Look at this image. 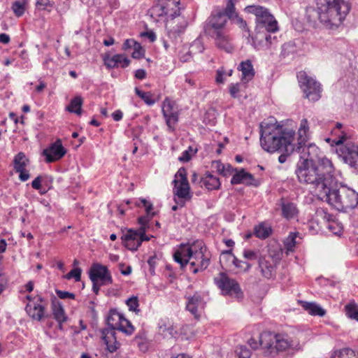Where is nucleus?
I'll return each mask as SVG.
<instances>
[{"label": "nucleus", "instance_id": "nucleus-27", "mask_svg": "<svg viewBox=\"0 0 358 358\" xmlns=\"http://www.w3.org/2000/svg\"><path fill=\"white\" fill-rule=\"evenodd\" d=\"M102 338L106 345V348L110 352H115L119 348V343L116 340L115 332L113 330L103 331Z\"/></svg>", "mask_w": 358, "mask_h": 358}, {"label": "nucleus", "instance_id": "nucleus-16", "mask_svg": "<svg viewBox=\"0 0 358 358\" xmlns=\"http://www.w3.org/2000/svg\"><path fill=\"white\" fill-rule=\"evenodd\" d=\"M66 153L62 141L58 138L47 148L43 150V155L45 157L47 163H52L61 159Z\"/></svg>", "mask_w": 358, "mask_h": 358}, {"label": "nucleus", "instance_id": "nucleus-38", "mask_svg": "<svg viewBox=\"0 0 358 358\" xmlns=\"http://www.w3.org/2000/svg\"><path fill=\"white\" fill-rule=\"evenodd\" d=\"M136 94L140 97L147 105L152 106L155 103L153 94L150 92H145L138 87L135 88Z\"/></svg>", "mask_w": 358, "mask_h": 358}, {"label": "nucleus", "instance_id": "nucleus-48", "mask_svg": "<svg viewBox=\"0 0 358 358\" xmlns=\"http://www.w3.org/2000/svg\"><path fill=\"white\" fill-rule=\"evenodd\" d=\"M120 57L119 55H113L110 57H106L103 59L104 64L108 69L117 68V59Z\"/></svg>", "mask_w": 358, "mask_h": 358}, {"label": "nucleus", "instance_id": "nucleus-52", "mask_svg": "<svg viewBox=\"0 0 358 358\" xmlns=\"http://www.w3.org/2000/svg\"><path fill=\"white\" fill-rule=\"evenodd\" d=\"M8 284V280L6 273L0 270V295L6 289Z\"/></svg>", "mask_w": 358, "mask_h": 358}, {"label": "nucleus", "instance_id": "nucleus-44", "mask_svg": "<svg viewBox=\"0 0 358 358\" xmlns=\"http://www.w3.org/2000/svg\"><path fill=\"white\" fill-rule=\"evenodd\" d=\"M81 268L76 267L71 270L67 274L64 275V278L67 280L73 278L76 282L80 281L81 279Z\"/></svg>", "mask_w": 358, "mask_h": 358}, {"label": "nucleus", "instance_id": "nucleus-20", "mask_svg": "<svg viewBox=\"0 0 358 358\" xmlns=\"http://www.w3.org/2000/svg\"><path fill=\"white\" fill-rule=\"evenodd\" d=\"M138 237V229H127L121 237L122 245L129 250L136 251L140 247Z\"/></svg>", "mask_w": 358, "mask_h": 358}, {"label": "nucleus", "instance_id": "nucleus-21", "mask_svg": "<svg viewBox=\"0 0 358 358\" xmlns=\"http://www.w3.org/2000/svg\"><path fill=\"white\" fill-rule=\"evenodd\" d=\"M160 334L166 338L176 337L178 334V329L173 321L168 317L162 318L159 322Z\"/></svg>", "mask_w": 358, "mask_h": 358}, {"label": "nucleus", "instance_id": "nucleus-17", "mask_svg": "<svg viewBox=\"0 0 358 358\" xmlns=\"http://www.w3.org/2000/svg\"><path fill=\"white\" fill-rule=\"evenodd\" d=\"M259 268L262 275L266 279L275 277L277 262L271 256H263L259 258Z\"/></svg>", "mask_w": 358, "mask_h": 358}, {"label": "nucleus", "instance_id": "nucleus-56", "mask_svg": "<svg viewBox=\"0 0 358 358\" xmlns=\"http://www.w3.org/2000/svg\"><path fill=\"white\" fill-rule=\"evenodd\" d=\"M243 255L248 260H255L258 257L257 252L252 250H244Z\"/></svg>", "mask_w": 358, "mask_h": 358}, {"label": "nucleus", "instance_id": "nucleus-11", "mask_svg": "<svg viewBox=\"0 0 358 358\" xmlns=\"http://www.w3.org/2000/svg\"><path fill=\"white\" fill-rule=\"evenodd\" d=\"M106 320L108 325L110 327V330L114 331L118 330L127 336L131 335L135 331L131 322L115 309L109 311Z\"/></svg>", "mask_w": 358, "mask_h": 358}, {"label": "nucleus", "instance_id": "nucleus-35", "mask_svg": "<svg viewBox=\"0 0 358 358\" xmlns=\"http://www.w3.org/2000/svg\"><path fill=\"white\" fill-rule=\"evenodd\" d=\"M212 168L215 169L219 174L223 176H230L233 173V168L231 165H224L220 160L212 162Z\"/></svg>", "mask_w": 358, "mask_h": 358}, {"label": "nucleus", "instance_id": "nucleus-4", "mask_svg": "<svg viewBox=\"0 0 358 358\" xmlns=\"http://www.w3.org/2000/svg\"><path fill=\"white\" fill-rule=\"evenodd\" d=\"M260 143L268 152H275L282 149L293 152L292 142L295 132L280 125L274 117H270L260 124Z\"/></svg>", "mask_w": 358, "mask_h": 358}, {"label": "nucleus", "instance_id": "nucleus-42", "mask_svg": "<svg viewBox=\"0 0 358 358\" xmlns=\"http://www.w3.org/2000/svg\"><path fill=\"white\" fill-rule=\"evenodd\" d=\"M308 122L306 119H303L300 123V127L299 129V135L301 142H303L307 137V134L308 131Z\"/></svg>", "mask_w": 358, "mask_h": 358}, {"label": "nucleus", "instance_id": "nucleus-2", "mask_svg": "<svg viewBox=\"0 0 358 358\" xmlns=\"http://www.w3.org/2000/svg\"><path fill=\"white\" fill-rule=\"evenodd\" d=\"M316 5L317 8L309 6L306 10L307 22L313 27L318 23L329 29L338 27L350 10L345 0H316Z\"/></svg>", "mask_w": 358, "mask_h": 358}, {"label": "nucleus", "instance_id": "nucleus-6", "mask_svg": "<svg viewBox=\"0 0 358 358\" xmlns=\"http://www.w3.org/2000/svg\"><path fill=\"white\" fill-rule=\"evenodd\" d=\"M228 17L222 10H213L203 25L204 32L213 41L217 48L227 53L234 50L233 39L227 27Z\"/></svg>", "mask_w": 358, "mask_h": 358}, {"label": "nucleus", "instance_id": "nucleus-29", "mask_svg": "<svg viewBox=\"0 0 358 358\" xmlns=\"http://www.w3.org/2000/svg\"><path fill=\"white\" fill-rule=\"evenodd\" d=\"M301 306L310 315L313 316L323 317L326 314V310L316 303L302 301Z\"/></svg>", "mask_w": 358, "mask_h": 358}, {"label": "nucleus", "instance_id": "nucleus-60", "mask_svg": "<svg viewBox=\"0 0 358 358\" xmlns=\"http://www.w3.org/2000/svg\"><path fill=\"white\" fill-rule=\"evenodd\" d=\"M279 152H282V153L278 157V162L280 164H283L286 162L287 158L289 155H290L292 152H287L286 150L282 149V150H278Z\"/></svg>", "mask_w": 358, "mask_h": 358}, {"label": "nucleus", "instance_id": "nucleus-46", "mask_svg": "<svg viewBox=\"0 0 358 358\" xmlns=\"http://www.w3.org/2000/svg\"><path fill=\"white\" fill-rule=\"evenodd\" d=\"M231 20H233L234 22L237 24L241 29L248 33L250 32L246 21L238 14H235Z\"/></svg>", "mask_w": 358, "mask_h": 358}, {"label": "nucleus", "instance_id": "nucleus-10", "mask_svg": "<svg viewBox=\"0 0 358 358\" xmlns=\"http://www.w3.org/2000/svg\"><path fill=\"white\" fill-rule=\"evenodd\" d=\"M245 10L248 13L255 15L258 28H264L267 31L272 33L278 30V22L266 8L259 5H251L246 6Z\"/></svg>", "mask_w": 358, "mask_h": 358}, {"label": "nucleus", "instance_id": "nucleus-33", "mask_svg": "<svg viewBox=\"0 0 358 358\" xmlns=\"http://www.w3.org/2000/svg\"><path fill=\"white\" fill-rule=\"evenodd\" d=\"M298 237V232H290L288 236L285 239L284 247L287 255L290 252H294L296 245L299 243L296 241Z\"/></svg>", "mask_w": 358, "mask_h": 358}, {"label": "nucleus", "instance_id": "nucleus-3", "mask_svg": "<svg viewBox=\"0 0 358 358\" xmlns=\"http://www.w3.org/2000/svg\"><path fill=\"white\" fill-rule=\"evenodd\" d=\"M333 175L327 176L313 187L312 191L318 199L328 203L338 210L354 209L358 205V193L347 186L332 187Z\"/></svg>", "mask_w": 358, "mask_h": 358}, {"label": "nucleus", "instance_id": "nucleus-49", "mask_svg": "<svg viewBox=\"0 0 358 358\" xmlns=\"http://www.w3.org/2000/svg\"><path fill=\"white\" fill-rule=\"evenodd\" d=\"M236 353L238 358H250L251 356L250 350L245 346L243 345L237 347Z\"/></svg>", "mask_w": 358, "mask_h": 358}, {"label": "nucleus", "instance_id": "nucleus-5", "mask_svg": "<svg viewBox=\"0 0 358 358\" xmlns=\"http://www.w3.org/2000/svg\"><path fill=\"white\" fill-rule=\"evenodd\" d=\"M180 0H153V4L148 10L150 17L156 21L166 20L168 36L176 39L187 27V21L180 13Z\"/></svg>", "mask_w": 358, "mask_h": 358}, {"label": "nucleus", "instance_id": "nucleus-25", "mask_svg": "<svg viewBox=\"0 0 358 358\" xmlns=\"http://www.w3.org/2000/svg\"><path fill=\"white\" fill-rule=\"evenodd\" d=\"M199 183L201 187H205L208 190L218 189L221 185L220 179L210 172L204 174L200 179Z\"/></svg>", "mask_w": 358, "mask_h": 358}, {"label": "nucleus", "instance_id": "nucleus-58", "mask_svg": "<svg viewBox=\"0 0 358 358\" xmlns=\"http://www.w3.org/2000/svg\"><path fill=\"white\" fill-rule=\"evenodd\" d=\"M239 92H240V84L239 83L231 84L229 86V93H230V95L233 98L238 97V94L239 93Z\"/></svg>", "mask_w": 358, "mask_h": 358}, {"label": "nucleus", "instance_id": "nucleus-39", "mask_svg": "<svg viewBox=\"0 0 358 358\" xmlns=\"http://www.w3.org/2000/svg\"><path fill=\"white\" fill-rule=\"evenodd\" d=\"M166 120V124L169 131H173L175 125L178 121V114L177 112H174L170 114L164 115Z\"/></svg>", "mask_w": 358, "mask_h": 358}, {"label": "nucleus", "instance_id": "nucleus-59", "mask_svg": "<svg viewBox=\"0 0 358 358\" xmlns=\"http://www.w3.org/2000/svg\"><path fill=\"white\" fill-rule=\"evenodd\" d=\"M138 44V42H136L135 40L134 39H127L123 45H122V49L124 50H127L129 49H131V48H133L134 47H135L136 45Z\"/></svg>", "mask_w": 358, "mask_h": 358}, {"label": "nucleus", "instance_id": "nucleus-23", "mask_svg": "<svg viewBox=\"0 0 358 358\" xmlns=\"http://www.w3.org/2000/svg\"><path fill=\"white\" fill-rule=\"evenodd\" d=\"M221 258L226 259L227 262H231L236 268L238 270V272H246L248 271L251 268V264L238 259L233 253L231 250L223 251L221 254Z\"/></svg>", "mask_w": 358, "mask_h": 358}, {"label": "nucleus", "instance_id": "nucleus-43", "mask_svg": "<svg viewBox=\"0 0 358 358\" xmlns=\"http://www.w3.org/2000/svg\"><path fill=\"white\" fill-rule=\"evenodd\" d=\"M224 13L227 15L228 19H232L235 14H237L235 12V5L234 0H228L226 7L224 10H222Z\"/></svg>", "mask_w": 358, "mask_h": 358}, {"label": "nucleus", "instance_id": "nucleus-64", "mask_svg": "<svg viewBox=\"0 0 358 358\" xmlns=\"http://www.w3.org/2000/svg\"><path fill=\"white\" fill-rule=\"evenodd\" d=\"M217 76H216V82L217 83H223L224 79L223 76L225 74V71L223 68H220L217 70L216 71Z\"/></svg>", "mask_w": 358, "mask_h": 358}, {"label": "nucleus", "instance_id": "nucleus-22", "mask_svg": "<svg viewBox=\"0 0 358 358\" xmlns=\"http://www.w3.org/2000/svg\"><path fill=\"white\" fill-rule=\"evenodd\" d=\"M186 299L187 310L189 311L194 316L195 318L198 319L199 317L198 309L199 308L203 307V297L201 296L200 293L196 292L192 296H186Z\"/></svg>", "mask_w": 358, "mask_h": 358}, {"label": "nucleus", "instance_id": "nucleus-51", "mask_svg": "<svg viewBox=\"0 0 358 358\" xmlns=\"http://www.w3.org/2000/svg\"><path fill=\"white\" fill-rule=\"evenodd\" d=\"M134 52L131 54V57L134 59H140L144 57L145 50L139 43L133 48Z\"/></svg>", "mask_w": 358, "mask_h": 358}, {"label": "nucleus", "instance_id": "nucleus-1", "mask_svg": "<svg viewBox=\"0 0 358 358\" xmlns=\"http://www.w3.org/2000/svg\"><path fill=\"white\" fill-rule=\"evenodd\" d=\"M296 148L297 152L307 155V157L298 164L296 174L299 182L309 185L310 188L332 174L334 166L331 161L327 157H318L320 149L315 145H301Z\"/></svg>", "mask_w": 358, "mask_h": 358}, {"label": "nucleus", "instance_id": "nucleus-19", "mask_svg": "<svg viewBox=\"0 0 358 358\" xmlns=\"http://www.w3.org/2000/svg\"><path fill=\"white\" fill-rule=\"evenodd\" d=\"M279 205L281 209V216L287 220H294L298 217L299 210L297 205L285 198H281L279 201Z\"/></svg>", "mask_w": 358, "mask_h": 358}, {"label": "nucleus", "instance_id": "nucleus-40", "mask_svg": "<svg viewBox=\"0 0 358 358\" xmlns=\"http://www.w3.org/2000/svg\"><path fill=\"white\" fill-rule=\"evenodd\" d=\"M355 352L350 348H343L340 350L335 351L331 358H354Z\"/></svg>", "mask_w": 358, "mask_h": 358}, {"label": "nucleus", "instance_id": "nucleus-45", "mask_svg": "<svg viewBox=\"0 0 358 358\" xmlns=\"http://www.w3.org/2000/svg\"><path fill=\"white\" fill-rule=\"evenodd\" d=\"M54 2L50 0H36V6L40 10H47L50 11L53 8Z\"/></svg>", "mask_w": 358, "mask_h": 358}, {"label": "nucleus", "instance_id": "nucleus-28", "mask_svg": "<svg viewBox=\"0 0 358 358\" xmlns=\"http://www.w3.org/2000/svg\"><path fill=\"white\" fill-rule=\"evenodd\" d=\"M238 70L242 73V80H250L255 76V70L250 59L243 61L238 66Z\"/></svg>", "mask_w": 358, "mask_h": 358}, {"label": "nucleus", "instance_id": "nucleus-31", "mask_svg": "<svg viewBox=\"0 0 358 358\" xmlns=\"http://www.w3.org/2000/svg\"><path fill=\"white\" fill-rule=\"evenodd\" d=\"M343 154V157L346 160H349L351 164L358 166V145L346 148Z\"/></svg>", "mask_w": 358, "mask_h": 358}, {"label": "nucleus", "instance_id": "nucleus-57", "mask_svg": "<svg viewBox=\"0 0 358 358\" xmlns=\"http://www.w3.org/2000/svg\"><path fill=\"white\" fill-rule=\"evenodd\" d=\"M152 217L150 216H148L147 215L145 216H141L138 218V222L140 224L139 228H143V229H146L148 227V223L150 221V220Z\"/></svg>", "mask_w": 358, "mask_h": 358}, {"label": "nucleus", "instance_id": "nucleus-55", "mask_svg": "<svg viewBox=\"0 0 358 358\" xmlns=\"http://www.w3.org/2000/svg\"><path fill=\"white\" fill-rule=\"evenodd\" d=\"M138 240L140 242V246L141 245L143 241H149L153 236H149L145 234L146 229H143V228H138Z\"/></svg>", "mask_w": 358, "mask_h": 358}, {"label": "nucleus", "instance_id": "nucleus-54", "mask_svg": "<svg viewBox=\"0 0 358 358\" xmlns=\"http://www.w3.org/2000/svg\"><path fill=\"white\" fill-rule=\"evenodd\" d=\"M56 294L59 299H75L76 295L73 293L62 291L59 289H56Z\"/></svg>", "mask_w": 358, "mask_h": 358}, {"label": "nucleus", "instance_id": "nucleus-53", "mask_svg": "<svg viewBox=\"0 0 358 358\" xmlns=\"http://www.w3.org/2000/svg\"><path fill=\"white\" fill-rule=\"evenodd\" d=\"M115 55H119L120 57L117 60V66H121L122 68L127 67L130 64V60L124 55L122 54H116Z\"/></svg>", "mask_w": 358, "mask_h": 358}, {"label": "nucleus", "instance_id": "nucleus-36", "mask_svg": "<svg viewBox=\"0 0 358 358\" xmlns=\"http://www.w3.org/2000/svg\"><path fill=\"white\" fill-rule=\"evenodd\" d=\"M28 0H17L13 3L12 10L17 17H21L24 15Z\"/></svg>", "mask_w": 358, "mask_h": 358}, {"label": "nucleus", "instance_id": "nucleus-14", "mask_svg": "<svg viewBox=\"0 0 358 358\" xmlns=\"http://www.w3.org/2000/svg\"><path fill=\"white\" fill-rule=\"evenodd\" d=\"M29 301L25 307L27 315L34 320L41 321L45 317L46 301L40 295L27 296Z\"/></svg>", "mask_w": 358, "mask_h": 358}, {"label": "nucleus", "instance_id": "nucleus-61", "mask_svg": "<svg viewBox=\"0 0 358 358\" xmlns=\"http://www.w3.org/2000/svg\"><path fill=\"white\" fill-rule=\"evenodd\" d=\"M42 177L41 176H37L31 182L32 188L40 190L41 188Z\"/></svg>", "mask_w": 358, "mask_h": 358}, {"label": "nucleus", "instance_id": "nucleus-13", "mask_svg": "<svg viewBox=\"0 0 358 358\" xmlns=\"http://www.w3.org/2000/svg\"><path fill=\"white\" fill-rule=\"evenodd\" d=\"M173 182L174 183V194L176 196L184 201H189L192 199L187 171L185 168L181 167L178 169Z\"/></svg>", "mask_w": 358, "mask_h": 358}, {"label": "nucleus", "instance_id": "nucleus-62", "mask_svg": "<svg viewBox=\"0 0 358 358\" xmlns=\"http://www.w3.org/2000/svg\"><path fill=\"white\" fill-rule=\"evenodd\" d=\"M248 344L254 350L257 349L259 346L262 347V345L260 344V336H259L258 341L255 338H250L248 341Z\"/></svg>", "mask_w": 358, "mask_h": 358}, {"label": "nucleus", "instance_id": "nucleus-18", "mask_svg": "<svg viewBox=\"0 0 358 358\" xmlns=\"http://www.w3.org/2000/svg\"><path fill=\"white\" fill-rule=\"evenodd\" d=\"M29 164V159L25 155L20 152L17 153L13 159L14 170L19 173V179L22 181H27L30 178L29 171L26 169Z\"/></svg>", "mask_w": 358, "mask_h": 358}, {"label": "nucleus", "instance_id": "nucleus-37", "mask_svg": "<svg viewBox=\"0 0 358 358\" xmlns=\"http://www.w3.org/2000/svg\"><path fill=\"white\" fill-rule=\"evenodd\" d=\"M345 311L349 318L358 321V305L355 301L346 304Z\"/></svg>", "mask_w": 358, "mask_h": 358}, {"label": "nucleus", "instance_id": "nucleus-9", "mask_svg": "<svg viewBox=\"0 0 358 358\" xmlns=\"http://www.w3.org/2000/svg\"><path fill=\"white\" fill-rule=\"evenodd\" d=\"M296 77L305 99L312 102H315L320 99L322 87L319 82L308 76L305 71L298 72Z\"/></svg>", "mask_w": 358, "mask_h": 358}, {"label": "nucleus", "instance_id": "nucleus-7", "mask_svg": "<svg viewBox=\"0 0 358 358\" xmlns=\"http://www.w3.org/2000/svg\"><path fill=\"white\" fill-rule=\"evenodd\" d=\"M173 258L181 268L189 264V271L194 274L206 270L210 262V253L201 241H194L189 245H181L175 252Z\"/></svg>", "mask_w": 358, "mask_h": 358}, {"label": "nucleus", "instance_id": "nucleus-41", "mask_svg": "<svg viewBox=\"0 0 358 358\" xmlns=\"http://www.w3.org/2000/svg\"><path fill=\"white\" fill-rule=\"evenodd\" d=\"M126 304L130 311H133L136 314L140 313L139 301L138 296H132L126 301Z\"/></svg>", "mask_w": 358, "mask_h": 358}, {"label": "nucleus", "instance_id": "nucleus-32", "mask_svg": "<svg viewBox=\"0 0 358 358\" xmlns=\"http://www.w3.org/2000/svg\"><path fill=\"white\" fill-rule=\"evenodd\" d=\"M83 103V100L80 96H75L71 100L70 103L66 106V110L80 115L82 114Z\"/></svg>", "mask_w": 358, "mask_h": 358}, {"label": "nucleus", "instance_id": "nucleus-15", "mask_svg": "<svg viewBox=\"0 0 358 358\" xmlns=\"http://www.w3.org/2000/svg\"><path fill=\"white\" fill-rule=\"evenodd\" d=\"M90 279L92 282H100L101 285L112 283V276L107 266L100 264H93L89 271Z\"/></svg>", "mask_w": 358, "mask_h": 358}, {"label": "nucleus", "instance_id": "nucleus-63", "mask_svg": "<svg viewBox=\"0 0 358 358\" xmlns=\"http://www.w3.org/2000/svg\"><path fill=\"white\" fill-rule=\"evenodd\" d=\"M148 264L150 266V272L152 274L155 272V267L157 264V258L155 256L150 257L148 260Z\"/></svg>", "mask_w": 358, "mask_h": 358}, {"label": "nucleus", "instance_id": "nucleus-24", "mask_svg": "<svg viewBox=\"0 0 358 358\" xmlns=\"http://www.w3.org/2000/svg\"><path fill=\"white\" fill-rule=\"evenodd\" d=\"M52 311L54 319L58 322L59 329H62V325L67 320V316L62 303L55 298L52 301Z\"/></svg>", "mask_w": 358, "mask_h": 358}, {"label": "nucleus", "instance_id": "nucleus-34", "mask_svg": "<svg viewBox=\"0 0 358 358\" xmlns=\"http://www.w3.org/2000/svg\"><path fill=\"white\" fill-rule=\"evenodd\" d=\"M342 127V124L337 122L335 128L332 131L333 134L338 136L332 139L333 144L336 145H343L347 139L346 134L343 131H341Z\"/></svg>", "mask_w": 358, "mask_h": 358}, {"label": "nucleus", "instance_id": "nucleus-30", "mask_svg": "<svg viewBox=\"0 0 358 358\" xmlns=\"http://www.w3.org/2000/svg\"><path fill=\"white\" fill-rule=\"evenodd\" d=\"M271 227L266 222H261L255 225L253 230V234L256 237L262 240L268 238L271 234Z\"/></svg>", "mask_w": 358, "mask_h": 358}, {"label": "nucleus", "instance_id": "nucleus-26", "mask_svg": "<svg viewBox=\"0 0 358 358\" xmlns=\"http://www.w3.org/2000/svg\"><path fill=\"white\" fill-rule=\"evenodd\" d=\"M254 176L252 174L245 171L244 169H242L232 176L231 183L232 185L243 183L246 185H254Z\"/></svg>", "mask_w": 358, "mask_h": 358}, {"label": "nucleus", "instance_id": "nucleus-50", "mask_svg": "<svg viewBox=\"0 0 358 358\" xmlns=\"http://www.w3.org/2000/svg\"><path fill=\"white\" fill-rule=\"evenodd\" d=\"M139 201L145 207L146 215L152 217L155 215V213L152 212L153 205L145 199H140Z\"/></svg>", "mask_w": 358, "mask_h": 358}, {"label": "nucleus", "instance_id": "nucleus-47", "mask_svg": "<svg viewBox=\"0 0 358 358\" xmlns=\"http://www.w3.org/2000/svg\"><path fill=\"white\" fill-rule=\"evenodd\" d=\"M176 112L173 110V103L168 98H166L163 102L162 113L163 115Z\"/></svg>", "mask_w": 358, "mask_h": 358}, {"label": "nucleus", "instance_id": "nucleus-8", "mask_svg": "<svg viewBox=\"0 0 358 358\" xmlns=\"http://www.w3.org/2000/svg\"><path fill=\"white\" fill-rule=\"evenodd\" d=\"M260 344L266 356L274 357L280 352L294 353L301 348L299 339L288 334L264 331L260 334Z\"/></svg>", "mask_w": 358, "mask_h": 358}, {"label": "nucleus", "instance_id": "nucleus-12", "mask_svg": "<svg viewBox=\"0 0 358 358\" xmlns=\"http://www.w3.org/2000/svg\"><path fill=\"white\" fill-rule=\"evenodd\" d=\"M214 282L224 295L234 296L241 298L243 292L236 280L229 278L224 273H220L214 278Z\"/></svg>", "mask_w": 358, "mask_h": 358}]
</instances>
